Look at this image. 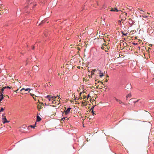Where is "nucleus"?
I'll list each match as a JSON object with an SVG mask.
<instances>
[{
  "label": "nucleus",
  "mask_w": 154,
  "mask_h": 154,
  "mask_svg": "<svg viewBox=\"0 0 154 154\" xmlns=\"http://www.w3.org/2000/svg\"><path fill=\"white\" fill-rule=\"evenodd\" d=\"M115 100L117 102H119V103L121 104V103H122V101L120 100L117 99L116 98V97H115Z\"/></svg>",
  "instance_id": "6e6552de"
},
{
  "label": "nucleus",
  "mask_w": 154,
  "mask_h": 154,
  "mask_svg": "<svg viewBox=\"0 0 154 154\" xmlns=\"http://www.w3.org/2000/svg\"><path fill=\"white\" fill-rule=\"evenodd\" d=\"M30 90V89L29 88H27L26 89H25L24 88H23L21 89L20 90L21 91H26V92L28 91V90Z\"/></svg>",
  "instance_id": "39448f33"
},
{
  "label": "nucleus",
  "mask_w": 154,
  "mask_h": 154,
  "mask_svg": "<svg viewBox=\"0 0 154 154\" xmlns=\"http://www.w3.org/2000/svg\"><path fill=\"white\" fill-rule=\"evenodd\" d=\"M82 103L84 104V105L85 106L87 105L85 102H83Z\"/></svg>",
  "instance_id": "bb28decb"
},
{
  "label": "nucleus",
  "mask_w": 154,
  "mask_h": 154,
  "mask_svg": "<svg viewBox=\"0 0 154 154\" xmlns=\"http://www.w3.org/2000/svg\"><path fill=\"white\" fill-rule=\"evenodd\" d=\"M55 100H53V101H52V103H53L54 104V103H55Z\"/></svg>",
  "instance_id": "72a5a7b5"
},
{
  "label": "nucleus",
  "mask_w": 154,
  "mask_h": 154,
  "mask_svg": "<svg viewBox=\"0 0 154 154\" xmlns=\"http://www.w3.org/2000/svg\"><path fill=\"white\" fill-rule=\"evenodd\" d=\"M105 47L106 48H105L104 49L105 51L106 52L108 51L109 50V48L107 47Z\"/></svg>",
  "instance_id": "4468645a"
},
{
  "label": "nucleus",
  "mask_w": 154,
  "mask_h": 154,
  "mask_svg": "<svg viewBox=\"0 0 154 154\" xmlns=\"http://www.w3.org/2000/svg\"><path fill=\"white\" fill-rule=\"evenodd\" d=\"M44 22H45V21L44 20H43L42 22V23H44Z\"/></svg>",
  "instance_id": "f704fd0d"
},
{
  "label": "nucleus",
  "mask_w": 154,
  "mask_h": 154,
  "mask_svg": "<svg viewBox=\"0 0 154 154\" xmlns=\"http://www.w3.org/2000/svg\"><path fill=\"white\" fill-rule=\"evenodd\" d=\"M21 91L24 94H26L27 93L25 91Z\"/></svg>",
  "instance_id": "a878e982"
},
{
  "label": "nucleus",
  "mask_w": 154,
  "mask_h": 154,
  "mask_svg": "<svg viewBox=\"0 0 154 154\" xmlns=\"http://www.w3.org/2000/svg\"><path fill=\"white\" fill-rule=\"evenodd\" d=\"M86 96H84V97L83 99H85V98H86Z\"/></svg>",
  "instance_id": "ea45409f"
},
{
  "label": "nucleus",
  "mask_w": 154,
  "mask_h": 154,
  "mask_svg": "<svg viewBox=\"0 0 154 154\" xmlns=\"http://www.w3.org/2000/svg\"><path fill=\"white\" fill-rule=\"evenodd\" d=\"M138 101V100L135 101H134V103H135L137 102Z\"/></svg>",
  "instance_id": "c85d7f7f"
},
{
  "label": "nucleus",
  "mask_w": 154,
  "mask_h": 154,
  "mask_svg": "<svg viewBox=\"0 0 154 154\" xmlns=\"http://www.w3.org/2000/svg\"><path fill=\"white\" fill-rule=\"evenodd\" d=\"M3 118H2V119L4 120V121L3 122V123L4 124L5 123H8L9 122V121H8L6 118V117L5 116H4L3 115Z\"/></svg>",
  "instance_id": "7ed1b4c3"
},
{
  "label": "nucleus",
  "mask_w": 154,
  "mask_h": 154,
  "mask_svg": "<svg viewBox=\"0 0 154 154\" xmlns=\"http://www.w3.org/2000/svg\"><path fill=\"white\" fill-rule=\"evenodd\" d=\"M103 76V73H101V75H100V77H102Z\"/></svg>",
  "instance_id": "b1692460"
},
{
  "label": "nucleus",
  "mask_w": 154,
  "mask_h": 154,
  "mask_svg": "<svg viewBox=\"0 0 154 154\" xmlns=\"http://www.w3.org/2000/svg\"><path fill=\"white\" fill-rule=\"evenodd\" d=\"M137 44V43H134V45H136Z\"/></svg>",
  "instance_id": "a19ab883"
},
{
  "label": "nucleus",
  "mask_w": 154,
  "mask_h": 154,
  "mask_svg": "<svg viewBox=\"0 0 154 154\" xmlns=\"http://www.w3.org/2000/svg\"><path fill=\"white\" fill-rule=\"evenodd\" d=\"M92 110V112L93 113V115H94V112L93 111V108H91V110Z\"/></svg>",
  "instance_id": "4be33fe9"
},
{
  "label": "nucleus",
  "mask_w": 154,
  "mask_h": 154,
  "mask_svg": "<svg viewBox=\"0 0 154 154\" xmlns=\"http://www.w3.org/2000/svg\"><path fill=\"white\" fill-rule=\"evenodd\" d=\"M108 80H107V79H106V80H105V82H108Z\"/></svg>",
  "instance_id": "58836bf2"
},
{
  "label": "nucleus",
  "mask_w": 154,
  "mask_h": 154,
  "mask_svg": "<svg viewBox=\"0 0 154 154\" xmlns=\"http://www.w3.org/2000/svg\"><path fill=\"white\" fill-rule=\"evenodd\" d=\"M0 9H1V8H0ZM0 11H1V9H0Z\"/></svg>",
  "instance_id": "3c124183"
},
{
  "label": "nucleus",
  "mask_w": 154,
  "mask_h": 154,
  "mask_svg": "<svg viewBox=\"0 0 154 154\" xmlns=\"http://www.w3.org/2000/svg\"><path fill=\"white\" fill-rule=\"evenodd\" d=\"M56 97V98H57V97H58V99H59V98H60V97L58 96V95L57 96V97Z\"/></svg>",
  "instance_id": "e433bc0d"
},
{
  "label": "nucleus",
  "mask_w": 154,
  "mask_h": 154,
  "mask_svg": "<svg viewBox=\"0 0 154 154\" xmlns=\"http://www.w3.org/2000/svg\"><path fill=\"white\" fill-rule=\"evenodd\" d=\"M28 60H26V65L27 64H28Z\"/></svg>",
  "instance_id": "c756f323"
},
{
  "label": "nucleus",
  "mask_w": 154,
  "mask_h": 154,
  "mask_svg": "<svg viewBox=\"0 0 154 154\" xmlns=\"http://www.w3.org/2000/svg\"><path fill=\"white\" fill-rule=\"evenodd\" d=\"M3 14V12H1L0 13V14Z\"/></svg>",
  "instance_id": "c9c22d12"
},
{
  "label": "nucleus",
  "mask_w": 154,
  "mask_h": 154,
  "mask_svg": "<svg viewBox=\"0 0 154 154\" xmlns=\"http://www.w3.org/2000/svg\"><path fill=\"white\" fill-rule=\"evenodd\" d=\"M140 11H142V12H143V11L141 10H140Z\"/></svg>",
  "instance_id": "a18cd8bd"
},
{
  "label": "nucleus",
  "mask_w": 154,
  "mask_h": 154,
  "mask_svg": "<svg viewBox=\"0 0 154 154\" xmlns=\"http://www.w3.org/2000/svg\"><path fill=\"white\" fill-rule=\"evenodd\" d=\"M119 10H118L116 8H115L114 9L112 8L111 10V11H116L118 12Z\"/></svg>",
  "instance_id": "423d86ee"
},
{
  "label": "nucleus",
  "mask_w": 154,
  "mask_h": 154,
  "mask_svg": "<svg viewBox=\"0 0 154 154\" xmlns=\"http://www.w3.org/2000/svg\"><path fill=\"white\" fill-rule=\"evenodd\" d=\"M31 95L33 97V98L35 100H36V97H35L34 96H35L34 94H31Z\"/></svg>",
  "instance_id": "2eb2a0df"
},
{
  "label": "nucleus",
  "mask_w": 154,
  "mask_h": 154,
  "mask_svg": "<svg viewBox=\"0 0 154 154\" xmlns=\"http://www.w3.org/2000/svg\"><path fill=\"white\" fill-rule=\"evenodd\" d=\"M51 98L52 99H53L54 100H55L56 99V97H54V96H51Z\"/></svg>",
  "instance_id": "aec40b11"
},
{
  "label": "nucleus",
  "mask_w": 154,
  "mask_h": 154,
  "mask_svg": "<svg viewBox=\"0 0 154 154\" xmlns=\"http://www.w3.org/2000/svg\"><path fill=\"white\" fill-rule=\"evenodd\" d=\"M132 100V99H130V100H129V101H130V100Z\"/></svg>",
  "instance_id": "c03bdc74"
},
{
  "label": "nucleus",
  "mask_w": 154,
  "mask_h": 154,
  "mask_svg": "<svg viewBox=\"0 0 154 154\" xmlns=\"http://www.w3.org/2000/svg\"><path fill=\"white\" fill-rule=\"evenodd\" d=\"M127 13H122L121 15H120V17H121L122 20H124L126 19V16H127Z\"/></svg>",
  "instance_id": "f257e3e1"
},
{
  "label": "nucleus",
  "mask_w": 154,
  "mask_h": 154,
  "mask_svg": "<svg viewBox=\"0 0 154 154\" xmlns=\"http://www.w3.org/2000/svg\"><path fill=\"white\" fill-rule=\"evenodd\" d=\"M27 126L25 125H23L22 126V127L24 128H26Z\"/></svg>",
  "instance_id": "393cba45"
},
{
  "label": "nucleus",
  "mask_w": 154,
  "mask_h": 154,
  "mask_svg": "<svg viewBox=\"0 0 154 154\" xmlns=\"http://www.w3.org/2000/svg\"><path fill=\"white\" fill-rule=\"evenodd\" d=\"M89 97V95L88 96V98Z\"/></svg>",
  "instance_id": "09e8293b"
},
{
  "label": "nucleus",
  "mask_w": 154,
  "mask_h": 154,
  "mask_svg": "<svg viewBox=\"0 0 154 154\" xmlns=\"http://www.w3.org/2000/svg\"><path fill=\"white\" fill-rule=\"evenodd\" d=\"M34 48H35V47L34 46H33L32 48V49H34Z\"/></svg>",
  "instance_id": "4c0bfd02"
},
{
  "label": "nucleus",
  "mask_w": 154,
  "mask_h": 154,
  "mask_svg": "<svg viewBox=\"0 0 154 154\" xmlns=\"http://www.w3.org/2000/svg\"><path fill=\"white\" fill-rule=\"evenodd\" d=\"M66 119L67 120L68 118L67 117H63L62 119L61 120L64 121Z\"/></svg>",
  "instance_id": "a211bd4d"
},
{
  "label": "nucleus",
  "mask_w": 154,
  "mask_h": 154,
  "mask_svg": "<svg viewBox=\"0 0 154 154\" xmlns=\"http://www.w3.org/2000/svg\"><path fill=\"white\" fill-rule=\"evenodd\" d=\"M107 77H109V76L108 75H107Z\"/></svg>",
  "instance_id": "de8ad7c7"
},
{
  "label": "nucleus",
  "mask_w": 154,
  "mask_h": 154,
  "mask_svg": "<svg viewBox=\"0 0 154 154\" xmlns=\"http://www.w3.org/2000/svg\"><path fill=\"white\" fill-rule=\"evenodd\" d=\"M44 106V104L43 103H37V107L39 110H40Z\"/></svg>",
  "instance_id": "f03ea898"
},
{
  "label": "nucleus",
  "mask_w": 154,
  "mask_h": 154,
  "mask_svg": "<svg viewBox=\"0 0 154 154\" xmlns=\"http://www.w3.org/2000/svg\"><path fill=\"white\" fill-rule=\"evenodd\" d=\"M122 33L123 34V35H124L126 36V35H127V33H126V34L124 33L123 31H122Z\"/></svg>",
  "instance_id": "412c9836"
},
{
  "label": "nucleus",
  "mask_w": 154,
  "mask_h": 154,
  "mask_svg": "<svg viewBox=\"0 0 154 154\" xmlns=\"http://www.w3.org/2000/svg\"><path fill=\"white\" fill-rule=\"evenodd\" d=\"M147 14H150V13H147Z\"/></svg>",
  "instance_id": "37998d69"
},
{
  "label": "nucleus",
  "mask_w": 154,
  "mask_h": 154,
  "mask_svg": "<svg viewBox=\"0 0 154 154\" xmlns=\"http://www.w3.org/2000/svg\"><path fill=\"white\" fill-rule=\"evenodd\" d=\"M65 109H66V107H65Z\"/></svg>",
  "instance_id": "8fccbe9b"
},
{
  "label": "nucleus",
  "mask_w": 154,
  "mask_h": 154,
  "mask_svg": "<svg viewBox=\"0 0 154 154\" xmlns=\"http://www.w3.org/2000/svg\"><path fill=\"white\" fill-rule=\"evenodd\" d=\"M101 83H102V84H103V82H101Z\"/></svg>",
  "instance_id": "49530a36"
},
{
  "label": "nucleus",
  "mask_w": 154,
  "mask_h": 154,
  "mask_svg": "<svg viewBox=\"0 0 154 154\" xmlns=\"http://www.w3.org/2000/svg\"><path fill=\"white\" fill-rule=\"evenodd\" d=\"M150 49H151V48H148V51H148V52H149V50Z\"/></svg>",
  "instance_id": "cd10ccee"
},
{
  "label": "nucleus",
  "mask_w": 154,
  "mask_h": 154,
  "mask_svg": "<svg viewBox=\"0 0 154 154\" xmlns=\"http://www.w3.org/2000/svg\"><path fill=\"white\" fill-rule=\"evenodd\" d=\"M103 45H102V47H101V49L104 50V48H105V47H106V46L105 45L106 44L104 45L103 44Z\"/></svg>",
  "instance_id": "9b49d317"
},
{
  "label": "nucleus",
  "mask_w": 154,
  "mask_h": 154,
  "mask_svg": "<svg viewBox=\"0 0 154 154\" xmlns=\"http://www.w3.org/2000/svg\"><path fill=\"white\" fill-rule=\"evenodd\" d=\"M18 90V89H17V90H16V91H14V92H16V93H17V91Z\"/></svg>",
  "instance_id": "7c9ffc66"
},
{
  "label": "nucleus",
  "mask_w": 154,
  "mask_h": 154,
  "mask_svg": "<svg viewBox=\"0 0 154 154\" xmlns=\"http://www.w3.org/2000/svg\"><path fill=\"white\" fill-rule=\"evenodd\" d=\"M30 127L31 128H34L35 127V126L34 125H30L28 127V128H29Z\"/></svg>",
  "instance_id": "dca6fc26"
},
{
  "label": "nucleus",
  "mask_w": 154,
  "mask_h": 154,
  "mask_svg": "<svg viewBox=\"0 0 154 154\" xmlns=\"http://www.w3.org/2000/svg\"><path fill=\"white\" fill-rule=\"evenodd\" d=\"M121 20H119L118 21V24L119 25H121Z\"/></svg>",
  "instance_id": "5701e85b"
},
{
  "label": "nucleus",
  "mask_w": 154,
  "mask_h": 154,
  "mask_svg": "<svg viewBox=\"0 0 154 154\" xmlns=\"http://www.w3.org/2000/svg\"><path fill=\"white\" fill-rule=\"evenodd\" d=\"M71 109V108H69L65 111L66 115L68 114L69 113V112Z\"/></svg>",
  "instance_id": "20e7f679"
},
{
  "label": "nucleus",
  "mask_w": 154,
  "mask_h": 154,
  "mask_svg": "<svg viewBox=\"0 0 154 154\" xmlns=\"http://www.w3.org/2000/svg\"><path fill=\"white\" fill-rule=\"evenodd\" d=\"M6 88V87H3L1 89V91H0V94H3V92L4 91L5 89Z\"/></svg>",
  "instance_id": "0eeeda50"
},
{
  "label": "nucleus",
  "mask_w": 154,
  "mask_h": 154,
  "mask_svg": "<svg viewBox=\"0 0 154 154\" xmlns=\"http://www.w3.org/2000/svg\"><path fill=\"white\" fill-rule=\"evenodd\" d=\"M77 48L79 50H80V48L79 47H77Z\"/></svg>",
  "instance_id": "2f4dec72"
},
{
  "label": "nucleus",
  "mask_w": 154,
  "mask_h": 154,
  "mask_svg": "<svg viewBox=\"0 0 154 154\" xmlns=\"http://www.w3.org/2000/svg\"><path fill=\"white\" fill-rule=\"evenodd\" d=\"M6 88H9V89H10V88H11L9 86H7V87H6Z\"/></svg>",
  "instance_id": "473e14b6"
},
{
  "label": "nucleus",
  "mask_w": 154,
  "mask_h": 154,
  "mask_svg": "<svg viewBox=\"0 0 154 154\" xmlns=\"http://www.w3.org/2000/svg\"><path fill=\"white\" fill-rule=\"evenodd\" d=\"M46 98L49 100V101L51 100V96L48 95L46 97Z\"/></svg>",
  "instance_id": "9d476101"
},
{
  "label": "nucleus",
  "mask_w": 154,
  "mask_h": 154,
  "mask_svg": "<svg viewBox=\"0 0 154 154\" xmlns=\"http://www.w3.org/2000/svg\"><path fill=\"white\" fill-rule=\"evenodd\" d=\"M4 109V108H3V107H2L0 110V112L3 111Z\"/></svg>",
  "instance_id": "6ab92c4d"
},
{
  "label": "nucleus",
  "mask_w": 154,
  "mask_h": 154,
  "mask_svg": "<svg viewBox=\"0 0 154 154\" xmlns=\"http://www.w3.org/2000/svg\"><path fill=\"white\" fill-rule=\"evenodd\" d=\"M81 94H82V93H80V95H81Z\"/></svg>",
  "instance_id": "79ce46f5"
},
{
  "label": "nucleus",
  "mask_w": 154,
  "mask_h": 154,
  "mask_svg": "<svg viewBox=\"0 0 154 154\" xmlns=\"http://www.w3.org/2000/svg\"><path fill=\"white\" fill-rule=\"evenodd\" d=\"M37 121L39 122L41 120V118L38 116H37Z\"/></svg>",
  "instance_id": "1a4fd4ad"
},
{
  "label": "nucleus",
  "mask_w": 154,
  "mask_h": 154,
  "mask_svg": "<svg viewBox=\"0 0 154 154\" xmlns=\"http://www.w3.org/2000/svg\"><path fill=\"white\" fill-rule=\"evenodd\" d=\"M131 96V94H129L127 96L126 98H128V97L130 98Z\"/></svg>",
  "instance_id": "ddd939ff"
},
{
  "label": "nucleus",
  "mask_w": 154,
  "mask_h": 154,
  "mask_svg": "<svg viewBox=\"0 0 154 154\" xmlns=\"http://www.w3.org/2000/svg\"><path fill=\"white\" fill-rule=\"evenodd\" d=\"M142 16L144 18H147L148 17L146 14L142 15Z\"/></svg>",
  "instance_id": "f3484780"
},
{
  "label": "nucleus",
  "mask_w": 154,
  "mask_h": 154,
  "mask_svg": "<svg viewBox=\"0 0 154 154\" xmlns=\"http://www.w3.org/2000/svg\"><path fill=\"white\" fill-rule=\"evenodd\" d=\"M97 71L96 69H93L91 71V73L92 75H94V72L95 71Z\"/></svg>",
  "instance_id": "f8f14e48"
}]
</instances>
